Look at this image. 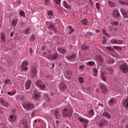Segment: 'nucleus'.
<instances>
[{
	"mask_svg": "<svg viewBox=\"0 0 128 128\" xmlns=\"http://www.w3.org/2000/svg\"><path fill=\"white\" fill-rule=\"evenodd\" d=\"M34 84L40 90H46V85L44 84V82L41 80H37L35 82Z\"/></svg>",
	"mask_w": 128,
	"mask_h": 128,
	"instance_id": "nucleus-1",
	"label": "nucleus"
},
{
	"mask_svg": "<svg viewBox=\"0 0 128 128\" xmlns=\"http://www.w3.org/2000/svg\"><path fill=\"white\" fill-rule=\"evenodd\" d=\"M62 114L64 118L71 116L72 114V112L70 108H64L62 110Z\"/></svg>",
	"mask_w": 128,
	"mask_h": 128,
	"instance_id": "nucleus-2",
	"label": "nucleus"
},
{
	"mask_svg": "<svg viewBox=\"0 0 128 128\" xmlns=\"http://www.w3.org/2000/svg\"><path fill=\"white\" fill-rule=\"evenodd\" d=\"M119 68L122 74H128V66L126 63H124L120 65Z\"/></svg>",
	"mask_w": 128,
	"mask_h": 128,
	"instance_id": "nucleus-3",
	"label": "nucleus"
},
{
	"mask_svg": "<svg viewBox=\"0 0 128 128\" xmlns=\"http://www.w3.org/2000/svg\"><path fill=\"white\" fill-rule=\"evenodd\" d=\"M22 106L25 110H34V104L30 102L24 103Z\"/></svg>",
	"mask_w": 128,
	"mask_h": 128,
	"instance_id": "nucleus-4",
	"label": "nucleus"
},
{
	"mask_svg": "<svg viewBox=\"0 0 128 128\" xmlns=\"http://www.w3.org/2000/svg\"><path fill=\"white\" fill-rule=\"evenodd\" d=\"M99 88H100L102 94H107L108 88L106 87V86L104 84H100L99 85Z\"/></svg>",
	"mask_w": 128,
	"mask_h": 128,
	"instance_id": "nucleus-5",
	"label": "nucleus"
},
{
	"mask_svg": "<svg viewBox=\"0 0 128 128\" xmlns=\"http://www.w3.org/2000/svg\"><path fill=\"white\" fill-rule=\"evenodd\" d=\"M112 16L114 20H120V14L118 10H114L112 11Z\"/></svg>",
	"mask_w": 128,
	"mask_h": 128,
	"instance_id": "nucleus-6",
	"label": "nucleus"
},
{
	"mask_svg": "<svg viewBox=\"0 0 128 128\" xmlns=\"http://www.w3.org/2000/svg\"><path fill=\"white\" fill-rule=\"evenodd\" d=\"M33 100L34 102H38L40 100V92H36L33 94L32 97Z\"/></svg>",
	"mask_w": 128,
	"mask_h": 128,
	"instance_id": "nucleus-7",
	"label": "nucleus"
},
{
	"mask_svg": "<svg viewBox=\"0 0 128 128\" xmlns=\"http://www.w3.org/2000/svg\"><path fill=\"white\" fill-rule=\"evenodd\" d=\"M17 116L16 114H12L8 118V121L10 122H14L16 120Z\"/></svg>",
	"mask_w": 128,
	"mask_h": 128,
	"instance_id": "nucleus-8",
	"label": "nucleus"
},
{
	"mask_svg": "<svg viewBox=\"0 0 128 128\" xmlns=\"http://www.w3.org/2000/svg\"><path fill=\"white\" fill-rule=\"evenodd\" d=\"M0 102L3 106H4V108H8V106H10V103L6 102L4 98H0Z\"/></svg>",
	"mask_w": 128,
	"mask_h": 128,
	"instance_id": "nucleus-9",
	"label": "nucleus"
},
{
	"mask_svg": "<svg viewBox=\"0 0 128 128\" xmlns=\"http://www.w3.org/2000/svg\"><path fill=\"white\" fill-rule=\"evenodd\" d=\"M36 74H38V71L36 68L34 67H32L30 70V76L32 78H36Z\"/></svg>",
	"mask_w": 128,
	"mask_h": 128,
	"instance_id": "nucleus-10",
	"label": "nucleus"
},
{
	"mask_svg": "<svg viewBox=\"0 0 128 128\" xmlns=\"http://www.w3.org/2000/svg\"><path fill=\"white\" fill-rule=\"evenodd\" d=\"M108 124V122L106 119H103L100 122L98 126H100V128H104V126H106Z\"/></svg>",
	"mask_w": 128,
	"mask_h": 128,
	"instance_id": "nucleus-11",
	"label": "nucleus"
},
{
	"mask_svg": "<svg viewBox=\"0 0 128 128\" xmlns=\"http://www.w3.org/2000/svg\"><path fill=\"white\" fill-rule=\"evenodd\" d=\"M120 10L124 18H128V11L126 10H124V8H121L120 9Z\"/></svg>",
	"mask_w": 128,
	"mask_h": 128,
	"instance_id": "nucleus-12",
	"label": "nucleus"
},
{
	"mask_svg": "<svg viewBox=\"0 0 128 128\" xmlns=\"http://www.w3.org/2000/svg\"><path fill=\"white\" fill-rule=\"evenodd\" d=\"M32 86V80H28L26 82H25V88L27 90H28L30 88V87Z\"/></svg>",
	"mask_w": 128,
	"mask_h": 128,
	"instance_id": "nucleus-13",
	"label": "nucleus"
},
{
	"mask_svg": "<svg viewBox=\"0 0 128 128\" xmlns=\"http://www.w3.org/2000/svg\"><path fill=\"white\" fill-rule=\"evenodd\" d=\"M78 119L81 124H88V120L82 117V116H78Z\"/></svg>",
	"mask_w": 128,
	"mask_h": 128,
	"instance_id": "nucleus-14",
	"label": "nucleus"
},
{
	"mask_svg": "<svg viewBox=\"0 0 128 128\" xmlns=\"http://www.w3.org/2000/svg\"><path fill=\"white\" fill-rule=\"evenodd\" d=\"M47 58L50 60H56L57 58H58V53H54V54H50L47 56Z\"/></svg>",
	"mask_w": 128,
	"mask_h": 128,
	"instance_id": "nucleus-15",
	"label": "nucleus"
},
{
	"mask_svg": "<svg viewBox=\"0 0 128 128\" xmlns=\"http://www.w3.org/2000/svg\"><path fill=\"white\" fill-rule=\"evenodd\" d=\"M102 118H106L108 120H110V118H112V115L106 111H105L102 113Z\"/></svg>",
	"mask_w": 128,
	"mask_h": 128,
	"instance_id": "nucleus-16",
	"label": "nucleus"
},
{
	"mask_svg": "<svg viewBox=\"0 0 128 128\" xmlns=\"http://www.w3.org/2000/svg\"><path fill=\"white\" fill-rule=\"evenodd\" d=\"M42 98L47 102H50V98L48 96V94L46 93H44L42 95Z\"/></svg>",
	"mask_w": 128,
	"mask_h": 128,
	"instance_id": "nucleus-17",
	"label": "nucleus"
},
{
	"mask_svg": "<svg viewBox=\"0 0 128 128\" xmlns=\"http://www.w3.org/2000/svg\"><path fill=\"white\" fill-rule=\"evenodd\" d=\"M96 34L90 32H88L86 34V37L87 38H94Z\"/></svg>",
	"mask_w": 128,
	"mask_h": 128,
	"instance_id": "nucleus-18",
	"label": "nucleus"
},
{
	"mask_svg": "<svg viewBox=\"0 0 128 128\" xmlns=\"http://www.w3.org/2000/svg\"><path fill=\"white\" fill-rule=\"evenodd\" d=\"M122 102L123 106H124V108L126 110H128V97L126 98L123 99Z\"/></svg>",
	"mask_w": 128,
	"mask_h": 128,
	"instance_id": "nucleus-19",
	"label": "nucleus"
},
{
	"mask_svg": "<svg viewBox=\"0 0 128 128\" xmlns=\"http://www.w3.org/2000/svg\"><path fill=\"white\" fill-rule=\"evenodd\" d=\"M116 104V100L114 98H111L108 102V105L110 106H114Z\"/></svg>",
	"mask_w": 128,
	"mask_h": 128,
	"instance_id": "nucleus-20",
	"label": "nucleus"
},
{
	"mask_svg": "<svg viewBox=\"0 0 128 128\" xmlns=\"http://www.w3.org/2000/svg\"><path fill=\"white\" fill-rule=\"evenodd\" d=\"M47 14H48V18L49 20H52V16H54V11L52 10H48L47 12Z\"/></svg>",
	"mask_w": 128,
	"mask_h": 128,
	"instance_id": "nucleus-21",
	"label": "nucleus"
},
{
	"mask_svg": "<svg viewBox=\"0 0 128 128\" xmlns=\"http://www.w3.org/2000/svg\"><path fill=\"white\" fill-rule=\"evenodd\" d=\"M66 58L68 60H74L76 58V54L72 53L69 56H66Z\"/></svg>",
	"mask_w": 128,
	"mask_h": 128,
	"instance_id": "nucleus-22",
	"label": "nucleus"
},
{
	"mask_svg": "<svg viewBox=\"0 0 128 128\" xmlns=\"http://www.w3.org/2000/svg\"><path fill=\"white\" fill-rule=\"evenodd\" d=\"M0 38H1V42H3V44H6V36L4 35V32L1 33Z\"/></svg>",
	"mask_w": 128,
	"mask_h": 128,
	"instance_id": "nucleus-23",
	"label": "nucleus"
},
{
	"mask_svg": "<svg viewBox=\"0 0 128 128\" xmlns=\"http://www.w3.org/2000/svg\"><path fill=\"white\" fill-rule=\"evenodd\" d=\"M80 24L82 26H88V20L86 18H84L81 20Z\"/></svg>",
	"mask_w": 128,
	"mask_h": 128,
	"instance_id": "nucleus-24",
	"label": "nucleus"
},
{
	"mask_svg": "<svg viewBox=\"0 0 128 128\" xmlns=\"http://www.w3.org/2000/svg\"><path fill=\"white\" fill-rule=\"evenodd\" d=\"M58 86H60V90L61 92H64V90L66 88V86L62 84L61 83L58 84Z\"/></svg>",
	"mask_w": 128,
	"mask_h": 128,
	"instance_id": "nucleus-25",
	"label": "nucleus"
},
{
	"mask_svg": "<svg viewBox=\"0 0 128 128\" xmlns=\"http://www.w3.org/2000/svg\"><path fill=\"white\" fill-rule=\"evenodd\" d=\"M68 34H72L74 32V29L72 28V26H68Z\"/></svg>",
	"mask_w": 128,
	"mask_h": 128,
	"instance_id": "nucleus-26",
	"label": "nucleus"
},
{
	"mask_svg": "<svg viewBox=\"0 0 128 128\" xmlns=\"http://www.w3.org/2000/svg\"><path fill=\"white\" fill-rule=\"evenodd\" d=\"M100 78L101 80H103V82H106V80H108V79L106 78V76H104V73L100 74Z\"/></svg>",
	"mask_w": 128,
	"mask_h": 128,
	"instance_id": "nucleus-27",
	"label": "nucleus"
},
{
	"mask_svg": "<svg viewBox=\"0 0 128 128\" xmlns=\"http://www.w3.org/2000/svg\"><path fill=\"white\" fill-rule=\"evenodd\" d=\"M36 38V34H32L29 39V42H34Z\"/></svg>",
	"mask_w": 128,
	"mask_h": 128,
	"instance_id": "nucleus-28",
	"label": "nucleus"
},
{
	"mask_svg": "<svg viewBox=\"0 0 128 128\" xmlns=\"http://www.w3.org/2000/svg\"><path fill=\"white\" fill-rule=\"evenodd\" d=\"M63 4L64 8H67L68 10H70V6L68 4V2L66 1H64Z\"/></svg>",
	"mask_w": 128,
	"mask_h": 128,
	"instance_id": "nucleus-29",
	"label": "nucleus"
},
{
	"mask_svg": "<svg viewBox=\"0 0 128 128\" xmlns=\"http://www.w3.org/2000/svg\"><path fill=\"white\" fill-rule=\"evenodd\" d=\"M30 32H32V28H28L26 29H25L24 34H30Z\"/></svg>",
	"mask_w": 128,
	"mask_h": 128,
	"instance_id": "nucleus-30",
	"label": "nucleus"
},
{
	"mask_svg": "<svg viewBox=\"0 0 128 128\" xmlns=\"http://www.w3.org/2000/svg\"><path fill=\"white\" fill-rule=\"evenodd\" d=\"M96 60L98 62H104V58H102V57L100 56H96Z\"/></svg>",
	"mask_w": 128,
	"mask_h": 128,
	"instance_id": "nucleus-31",
	"label": "nucleus"
},
{
	"mask_svg": "<svg viewBox=\"0 0 128 128\" xmlns=\"http://www.w3.org/2000/svg\"><path fill=\"white\" fill-rule=\"evenodd\" d=\"M58 50L62 54H66V49L62 48H58Z\"/></svg>",
	"mask_w": 128,
	"mask_h": 128,
	"instance_id": "nucleus-32",
	"label": "nucleus"
},
{
	"mask_svg": "<svg viewBox=\"0 0 128 128\" xmlns=\"http://www.w3.org/2000/svg\"><path fill=\"white\" fill-rule=\"evenodd\" d=\"M18 24V19L16 18L12 20V26H16Z\"/></svg>",
	"mask_w": 128,
	"mask_h": 128,
	"instance_id": "nucleus-33",
	"label": "nucleus"
},
{
	"mask_svg": "<svg viewBox=\"0 0 128 128\" xmlns=\"http://www.w3.org/2000/svg\"><path fill=\"white\" fill-rule=\"evenodd\" d=\"M88 46L86 44H83L81 47V49L82 50H88Z\"/></svg>",
	"mask_w": 128,
	"mask_h": 128,
	"instance_id": "nucleus-34",
	"label": "nucleus"
},
{
	"mask_svg": "<svg viewBox=\"0 0 128 128\" xmlns=\"http://www.w3.org/2000/svg\"><path fill=\"white\" fill-rule=\"evenodd\" d=\"M20 100H22V102H23L24 100V97L23 96H22L20 98V96H16V100H17V102H20Z\"/></svg>",
	"mask_w": 128,
	"mask_h": 128,
	"instance_id": "nucleus-35",
	"label": "nucleus"
},
{
	"mask_svg": "<svg viewBox=\"0 0 128 128\" xmlns=\"http://www.w3.org/2000/svg\"><path fill=\"white\" fill-rule=\"evenodd\" d=\"M20 66V68L22 70H24V72H27V70H28V68L26 66L22 65V66Z\"/></svg>",
	"mask_w": 128,
	"mask_h": 128,
	"instance_id": "nucleus-36",
	"label": "nucleus"
},
{
	"mask_svg": "<svg viewBox=\"0 0 128 128\" xmlns=\"http://www.w3.org/2000/svg\"><path fill=\"white\" fill-rule=\"evenodd\" d=\"M88 66H94V61H90L87 62Z\"/></svg>",
	"mask_w": 128,
	"mask_h": 128,
	"instance_id": "nucleus-37",
	"label": "nucleus"
},
{
	"mask_svg": "<svg viewBox=\"0 0 128 128\" xmlns=\"http://www.w3.org/2000/svg\"><path fill=\"white\" fill-rule=\"evenodd\" d=\"M78 80L80 84H84V80L82 76H79L78 78Z\"/></svg>",
	"mask_w": 128,
	"mask_h": 128,
	"instance_id": "nucleus-38",
	"label": "nucleus"
},
{
	"mask_svg": "<svg viewBox=\"0 0 128 128\" xmlns=\"http://www.w3.org/2000/svg\"><path fill=\"white\" fill-rule=\"evenodd\" d=\"M88 114L90 116H92L94 114V111L92 110H91L88 112Z\"/></svg>",
	"mask_w": 128,
	"mask_h": 128,
	"instance_id": "nucleus-39",
	"label": "nucleus"
},
{
	"mask_svg": "<svg viewBox=\"0 0 128 128\" xmlns=\"http://www.w3.org/2000/svg\"><path fill=\"white\" fill-rule=\"evenodd\" d=\"M28 64V62L27 60H24V61H23L20 65V66H27Z\"/></svg>",
	"mask_w": 128,
	"mask_h": 128,
	"instance_id": "nucleus-40",
	"label": "nucleus"
},
{
	"mask_svg": "<svg viewBox=\"0 0 128 128\" xmlns=\"http://www.w3.org/2000/svg\"><path fill=\"white\" fill-rule=\"evenodd\" d=\"M108 4L110 8H114L116 6V4L114 2H110V1L108 2Z\"/></svg>",
	"mask_w": 128,
	"mask_h": 128,
	"instance_id": "nucleus-41",
	"label": "nucleus"
},
{
	"mask_svg": "<svg viewBox=\"0 0 128 128\" xmlns=\"http://www.w3.org/2000/svg\"><path fill=\"white\" fill-rule=\"evenodd\" d=\"M110 44H118V40H110Z\"/></svg>",
	"mask_w": 128,
	"mask_h": 128,
	"instance_id": "nucleus-42",
	"label": "nucleus"
},
{
	"mask_svg": "<svg viewBox=\"0 0 128 128\" xmlns=\"http://www.w3.org/2000/svg\"><path fill=\"white\" fill-rule=\"evenodd\" d=\"M22 124L24 128H28V124L26 122H23Z\"/></svg>",
	"mask_w": 128,
	"mask_h": 128,
	"instance_id": "nucleus-43",
	"label": "nucleus"
},
{
	"mask_svg": "<svg viewBox=\"0 0 128 128\" xmlns=\"http://www.w3.org/2000/svg\"><path fill=\"white\" fill-rule=\"evenodd\" d=\"M86 66H84V64H80L79 66V70H84Z\"/></svg>",
	"mask_w": 128,
	"mask_h": 128,
	"instance_id": "nucleus-44",
	"label": "nucleus"
},
{
	"mask_svg": "<svg viewBox=\"0 0 128 128\" xmlns=\"http://www.w3.org/2000/svg\"><path fill=\"white\" fill-rule=\"evenodd\" d=\"M19 14L20 16H23V18H26V13H24V12L22 10L20 11Z\"/></svg>",
	"mask_w": 128,
	"mask_h": 128,
	"instance_id": "nucleus-45",
	"label": "nucleus"
},
{
	"mask_svg": "<svg viewBox=\"0 0 128 128\" xmlns=\"http://www.w3.org/2000/svg\"><path fill=\"white\" fill-rule=\"evenodd\" d=\"M106 50H110V52H114V48H112L111 46L106 47Z\"/></svg>",
	"mask_w": 128,
	"mask_h": 128,
	"instance_id": "nucleus-46",
	"label": "nucleus"
},
{
	"mask_svg": "<svg viewBox=\"0 0 128 128\" xmlns=\"http://www.w3.org/2000/svg\"><path fill=\"white\" fill-rule=\"evenodd\" d=\"M48 26L50 28H52V30L56 28V26H54V24L52 23H50Z\"/></svg>",
	"mask_w": 128,
	"mask_h": 128,
	"instance_id": "nucleus-47",
	"label": "nucleus"
},
{
	"mask_svg": "<svg viewBox=\"0 0 128 128\" xmlns=\"http://www.w3.org/2000/svg\"><path fill=\"white\" fill-rule=\"evenodd\" d=\"M117 44H124V41L117 40Z\"/></svg>",
	"mask_w": 128,
	"mask_h": 128,
	"instance_id": "nucleus-48",
	"label": "nucleus"
},
{
	"mask_svg": "<svg viewBox=\"0 0 128 128\" xmlns=\"http://www.w3.org/2000/svg\"><path fill=\"white\" fill-rule=\"evenodd\" d=\"M54 2L55 4H60V2L62 0H52Z\"/></svg>",
	"mask_w": 128,
	"mask_h": 128,
	"instance_id": "nucleus-49",
	"label": "nucleus"
},
{
	"mask_svg": "<svg viewBox=\"0 0 128 128\" xmlns=\"http://www.w3.org/2000/svg\"><path fill=\"white\" fill-rule=\"evenodd\" d=\"M112 26H118V22L117 21H114L112 22Z\"/></svg>",
	"mask_w": 128,
	"mask_h": 128,
	"instance_id": "nucleus-50",
	"label": "nucleus"
},
{
	"mask_svg": "<svg viewBox=\"0 0 128 128\" xmlns=\"http://www.w3.org/2000/svg\"><path fill=\"white\" fill-rule=\"evenodd\" d=\"M113 48H114V50H122V48H120V46H114Z\"/></svg>",
	"mask_w": 128,
	"mask_h": 128,
	"instance_id": "nucleus-51",
	"label": "nucleus"
},
{
	"mask_svg": "<svg viewBox=\"0 0 128 128\" xmlns=\"http://www.w3.org/2000/svg\"><path fill=\"white\" fill-rule=\"evenodd\" d=\"M66 74L68 76H72V72H70V70H66Z\"/></svg>",
	"mask_w": 128,
	"mask_h": 128,
	"instance_id": "nucleus-52",
	"label": "nucleus"
},
{
	"mask_svg": "<svg viewBox=\"0 0 128 128\" xmlns=\"http://www.w3.org/2000/svg\"><path fill=\"white\" fill-rule=\"evenodd\" d=\"M4 84H10V80L9 79H6L4 80Z\"/></svg>",
	"mask_w": 128,
	"mask_h": 128,
	"instance_id": "nucleus-53",
	"label": "nucleus"
},
{
	"mask_svg": "<svg viewBox=\"0 0 128 128\" xmlns=\"http://www.w3.org/2000/svg\"><path fill=\"white\" fill-rule=\"evenodd\" d=\"M46 76L47 82H50V76L46 75Z\"/></svg>",
	"mask_w": 128,
	"mask_h": 128,
	"instance_id": "nucleus-54",
	"label": "nucleus"
},
{
	"mask_svg": "<svg viewBox=\"0 0 128 128\" xmlns=\"http://www.w3.org/2000/svg\"><path fill=\"white\" fill-rule=\"evenodd\" d=\"M44 4L45 6H48L50 4V0H44Z\"/></svg>",
	"mask_w": 128,
	"mask_h": 128,
	"instance_id": "nucleus-55",
	"label": "nucleus"
},
{
	"mask_svg": "<svg viewBox=\"0 0 128 128\" xmlns=\"http://www.w3.org/2000/svg\"><path fill=\"white\" fill-rule=\"evenodd\" d=\"M106 38L103 37V40L102 41V44H106Z\"/></svg>",
	"mask_w": 128,
	"mask_h": 128,
	"instance_id": "nucleus-56",
	"label": "nucleus"
},
{
	"mask_svg": "<svg viewBox=\"0 0 128 128\" xmlns=\"http://www.w3.org/2000/svg\"><path fill=\"white\" fill-rule=\"evenodd\" d=\"M54 115H55V116H60V114H58V110H55Z\"/></svg>",
	"mask_w": 128,
	"mask_h": 128,
	"instance_id": "nucleus-57",
	"label": "nucleus"
},
{
	"mask_svg": "<svg viewBox=\"0 0 128 128\" xmlns=\"http://www.w3.org/2000/svg\"><path fill=\"white\" fill-rule=\"evenodd\" d=\"M96 8H98V10H100V3L96 2Z\"/></svg>",
	"mask_w": 128,
	"mask_h": 128,
	"instance_id": "nucleus-58",
	"label": "nucleus"
},
{
	"mask_svg": "<svg viewBox=\"0 0 128 128\" xmlns=\"http://www.w3.org/2000/svg\"><path fill=\"white\" fill-rule=\"evenodd\" d=\"M4 112V108L0 106V114H2Z\"/></svg>",
	"mask_w": 128,
	"mask_h": 128,
	"instance_id": "nucleus-59",
	"label": "nucleus"
},
{
	"mask_svg": "<svg viewBox=\"0 0 128 128\" xmlns=\"http://www.w3.org/2000/svg\"><path fill=\"white\" fill-rule=\"evenodd\" d=\"M122 6H128V2H123L122 3Z\"/></svg>",
	"mask_w": 128,
	"mask_h": 128,
	"instance_id": "nucleus-60",
	"label": "nucleus"
},
{
	"mask_svg": "<svg viewBox=\"0 0 128 128\" xmlns=\"http://www.w3.org/2000/svg\"><path fill=\"white\" fill-rule=\"evenodd\" d=\"M35 114H36V111L32 112V113L31 114V116L32 118L34 116Z\"/></svg>",
	"mask_w": 128,
	"mask_h": 128,
	"instance_id": "nucleus-61",
	"label": "nucleus"
},
{
	"mask_svg": "<svg viewBox=\"0 0 128 128\" xmlns=\"http://www.w3.org/2000/svg\"><path fill=\"white\" fill-rule=\"evenodd\" d=\"M14 32H11L10 33V38H12V36H14Z\"/></svg>",
	"mask_w": 128,
	"mask_h": 128,
	"instance_id": "nucleus-62",
	"label": "nucleus"
},
{
	"mask_svg": "<svg viewBox=\"0 0 128 128\" xmlns=\"http://www.w3.org/2000/svg\"><path fill=\"white\" fill-rule=\"evenodd\" d=\"M2 122H4V120H3L2 117H0V124H2Z\"/></svg>",
	"mask_w": 128,
	"mask_h": 128,
	"instance_id": "nucleus-63",
	"label": "nucleus"
},
{
	"mask_svg": "<svg viewBox=\"0 0 128 128\" xmlns=\"http://www.w3.org/2000/svg\"><path fill=\"white\" fill-rule=\"evenodd\" d=\"M92 70L94 72H98V69H96V68H94Z\"/></svg>",
	"mask_w": 128,
	"mask_h": 128,
	"instance_id": "nucleus-64",
	"label": "nucleus"
}]
</instances>
